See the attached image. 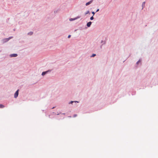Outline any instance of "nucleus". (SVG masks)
Segmentation results:
<instances>
[{
    "instance_id": "obj_1",
    "label": "nucleus",
    "mask_w": 158,
    "mask_h": 158,
    "mask_svg": "<svg viewBox=\"0 0 158 158\" xmlns=\"http://www.w3.org/2000/svg\"><path fill=\"white\" fill-rule=\"evenodd\" d=\"M19 90L18 89L15 93V94H14V97L15 98H16L18 96V94H19Z\"/></svg>"
},
{
    "instance_id": "obj_2",
    "label": "nucleus",
    "mask_w": 158,
    "mask_h": 158,
    "mask_svg": "<svg viewBox=\"0 0 158 158\" xmlns=\"http://www.w3.org/2000/svg\"><path fill=\"white\" fill-rule=\"evenodd\" d=\"M17 56V55L16 54H13L10 55V56L11 57H15Z\"/></svg>"
},
{
    "instance_id": "obj_3",
    "label": "nucleus",
    "mask_w": 158,
    "mask_h": 158,
    "mask_svg": "<svg viewBox=\"0 0 158 158\" xmlns=\"http://www.w3.org/2000/svg\"><path fill=\"white\" fill-rule=\"evenodd\" d=\"M92 23V22H89L88 23H87V26L88 27H89L90 25H91V24Z\"/></svg>"
},
{
    "instance_id": "obj_4",
    "label": "nucleus",
    "mask_w": 158,
    "mask_h": 158,
    "mask_svg": "<svg viewBox=\"0 0 158 158\" xmlns=\"http://www.w3.org/2000/svg\"><path fill=\"white\" fill-rule=\"evenodd\" d=\"M78 18V17L75 18H73H73H71V19H69V20H70V21H73V20H76V19H77Z\"/></svg>"
},
{
    "instance_id": "obj_5",
    "label": "nucleus",
    "mask_w": 158,
    "mask_h": 158,
    "mask_svg": "<svg viewBox=\"0 0 158 158\" xmlns=\"http://www.w3.org/2000/svg\"><path fill=\"white\" fill-rule=\"evenodd\" d=\"M91 2H92V1H90L89 2H88L86 3V5L88 6V5H89V4H91Z\"/></svg>"
},
{
    "instance_id": "obj_6",
    "label": "nucleus",
    "mask_w": 158,
    "mask_h": 158,
    "mask_svg": "<svg viewBox=\"0 0 158 158\" xmlns=\"http://www.w3.org/2000/svg\"><path fill=\"white\" fill-rule=\"evenodd\" d=\"M76 102H77V103L78 102H77V101H71L69 103V104H72L73 103H74V102L76 103Z\"/></svg>"
},
{
    "instance_id": "obj_7",
    "label": "nucleus",
    "mask_w": 158,
    "mask_h": 158,
    "mask_svg": "<svg viewBox=\"0 0 158 158\" xmlns=\"http://www.w3.org/2000/svg\"><path fill=\"white\" fill-rule=\"evenodd\" d=\"M4 107V106L2 104H0V108H3Z\"/></svg>"
},
{
    "instance_id": "obj_8",
    "label": "nucleus",
    "mask_w": 158,
    "mask_h": 158,
    "mask_svg": "<svg viewBox=\"0 0 158 158\" xmlns=\"http://www.w3.org/2000/svg\"><path fill=\"white\" fill-rule=\"evenodd\" d=\"M47 72H43L42 73V75H45L46 74V73H47Z\"/></svg>"
},
{
    "instance_id": "obj_9",
    "label": "nucleus",
    "mask_w": 158,
    "mask_h": 158,
    "mask_svg": "<svg viewBox=\"0 0 158 158\" xmlns=\"http://www.w3.org/2000/svg\"><path fill=\"white\" fill-rule=\"evenodd\" d=\"M89 14L90 13H89V11H87V12H86L85 14V15H86V14Z\"/></svg>"
},
{
    "instance_id": "obj_10",
    "label": "nucleus",
    "mask_w": 158,
    "mask_h": 158,
    "mask_svg": "<svg viewBox=\"0 0 158 158\" xmlns=\"http://www.w3.org/2000/svg\"><path fill=\"white\" fill-rule=\"evenodd\" d=\"M145 3V2H143V4H142V5L143 7L144 6Z\"/></svg>"
},
{
    "instance_id": "obj_11",
    "label": "nucleus",
    "mask_w": 158,
    "mask_h": 158,
    "mask_svg": "<svg viewBox=\"0 0 158 158\" xmlns=\"http://www.w3.org/2000/svg\"><path fill=\"white\" fill-rule=\"evenodd\" d=\"M90 19L91 20H92L94 19V17H93V16L90 17Z\"/></svg>"
},
{
    "instance_id": "obj_12",
    "label": "nucleus",
    "mask_w": 158,
    "mask_h": 158,
    "mask_svg": "<svg viewBox=\"0 0 158 158\" xmlns=\"http://www.w3.org/2000/svg\"><path fill=\"white\" fill-rule=\"evenodd\" d=\"M32 34H33V32H29V33H28V34H29L30 35H32Z\"/></svg>"
},
{
    "instance_id": "obj_13",
    "label": "nucleus",
    "mask_w": 158,
    "mask_h": 158,
    "mask_svg": "<svg viewBox=\"0 0 158 158\" xmlns=\"http://www.w3.org/2000/svg\"><path fill=\"white\" fill-rule=\"evenodd\" d=\"M95 55H95V54H93L91 56V57H94Z\"/></svg>"
},
{
    "instance_id": "obj_14",
    "label": "nucleus",
    "mask_w": 158,
    "mask_h": 158,
    "mask_svg": "<svg viewBox=\"0 0 158 158\" xmlns=\"http://www.w3.org/2000/svg\"><path fill=\"white\" fill-rule=\"evenodd\" d=\"M71 36V35H68V38H69Z\"/></svg>"
},
{
    "instance_id": "obj_15",
    "label": "nucleus",
    "mask_w": 158,
    "mask_h": 158,
    "mask_svg": "<svg viewBox=\"0 0 158 158\" xmlns=\"http://www.w3.org/2000/svg\"><path fill=\"white\" fill-rule=\"evenodd\" d=\"M92 14H93V15H94L95 14V12H92Z\"/></svg>"
},
{
    "instance_id": "obj_16",
    "label": "nucleus",
    "mask_w": 158,
    "mask_h": 158,
    "mask_svg": "<svg viewBox=\"0 0 158 158\" xmlns=\"http://www.w3.org/2000/svg\"><path fill=\"white\" fill-rule=\"evenodd\" d=\"M99 11V9H98L97 10L96 12L98 11Z\"/></svg>"
},
{
    "instance_id": "obj_17",
    "label": "nucleus",
    "mask_w": 158,
    "mask_h": 158,
    "mask_svg": "<svg viewBox=\"0 0 158 158\" xmlns=\"http://www.w3.org/2000/svg\"><path fill=\"white\" fill-rule=\"evenodd\" d=\"M139 62H140V60H139V61H138L137 62V64H138V63H139Z\"/></svg>"
},
{
    "instance_id": "obj_18",
    "label": "nucleus",
    "mask_w": 158,
    "mask_h": 158,
    "mask_svg": "<svg viewBox=\"0 0 158 158\" xmlns=\"http://www.w3.org/2000/svg\"><path fill=\"white\" fill-rule=\"evenodd\" d=\"M10 39H9L7 40H9Z\"/></svg>"
}]
</instances>
